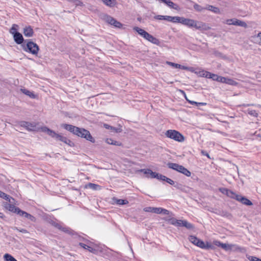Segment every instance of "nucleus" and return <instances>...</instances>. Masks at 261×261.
Listing matches in <instances>:
<instances>
[{"instance_id":"obj_34","label":"nucleus","mask_w":261,"mask_h":261,"mask_svg":"<svg viewBox=\"0 0 261 261\" xmlns=\"http://www.w3.org/2000/svg\"><path fill=\"white\" fill-rule=\"evenodd\" d=\"M79 245L81 247H82V248H84V249H85L86 250H89L91 252H93L95 250V249H93L92 247H90V246H89L88 245H86V244H84L83 243H79Z\"/></svg>"},{"instance_id":"obj_28","label":"nucleus","mask_w":261,"mask_h":261,"mask_svg":"<svg viewBox=\"0 0 261 261\" xmlns=\"http://www.w3.org/2000/svg\"><path fill=\"white\" fill-rule=\"evenodd\" d=\"M149 177H151L152 178H156L159 180H161V176H162V175L160 174L159 173H158L155 172H153L151 170V171L149 172Z\"/></svg>"},{"instance_id":"obj_6","label":"nucleus","mask_w":261,"mask_h":261,"mask_svg":"<svg viewBox=\"0 0 261 261\" xmlns=\"http://www.w3.org/2000/svg\"><path fill=\"white\" fill-rule=\"evenodd\" d=\"M165 135L167 137L179 142H182L185 140L184 136L175 130L169 129L166 131Z\"/></svg>"},{"instance_id":"obj_25","label":"nucleus","mask_w":261,"mask_h":261,"mask_svg":"<svg viewBox=\"0 0 261 261\" xmlns=\"http://www.w3.org/2000/svg\"><path fill=\"white\" fill-rule=\"evenodd\" d=\"M113 201L118 205H124L128 203V201L126 199H119L117 198L114 197L113 198Z\"/></svg>"},{"instance_id":"obj_58","label":"nucleus","mask_w":261,"mask_h":261,"mask_svg":"<svg viewBox=\"0 0 261 261\" xmlns=\"http://www.w3.org/2000/svg\"><path fill=\"white\" fill-rule=\"evenodd\" d=\"M219 77V76L217 74H214L212 75L211 79L217 81L218 80V79Z\"/></svg>"},{"instance_id":"obj_24","label":"nucleus","mask_w":261,"mask_h":261,"mask_svg":"<svg viewBox=\"0 0 261 261\" xmlns=\"http://www.w3.org/2000/svg\"><path fill=\"white\" fill-rule=\"evenodd\" d=\"M229 250L233 251L243 252L245 251V249L243 248H241L236 245L229 244Z\"/></svg>"},{"instance_id":"obj_48","label":"nucleus","mask_w":261,"mask_h":261,"mask_svg":"<svg viewBox=\"0 0 261 261\" xmlns=\"http://www.w3.org/2000/svg\"><path fill=\"white\" fill-rule=\"evenodd\" d=\"M229 85L236 86L238 87H240V85L237 81H236V80L230 79H229Z\"/></svg>"},{"instance_id":"obj_53","label":"nucleus","mask_w":261,"mask_h":261,"mask_svg":"<svg viewBox=\"0 0 261 261\" xmlns=\"http://www.w3.org/2000/svg\"><path fill=\"white\" fill-rule=\"evenodd\" d=\"M227 80H228L225 77L219 76V77H218V80L217 81L220 82L221 83H227Z\"/></svg>"},{"instance_id":"obj_2","label":"nucleus","mask_w":261,"mask_h":261,"mask_svg":"<svg viewBox=\"0 0 261 261\" xmlns=\"http://www.w3.org/2000/svg\"><path fill=\"white\" fill-rule=\"evenodd\" d=\"M41 130L42 132L46 133L47 135L51 138H54L56 140L61 141L70 146H73L74 143L66 137H64L59 134L56 133L55 131L49 129L46 126L42 127Z\"/></svg>"},{"instance_id":"obj_15","label":"nucleus","mask_w":261,"mask_h":261,"mask_svg":"<svg viewBox=\"0 0 261 261\" xmlns=\"http://www.w3.org/2000/svg\"><path fill=\"white\" fill-rule=\"evenodd\" d=\"M167 166L169 168L174 170L180 173L181 172V171L184 168V166L182 165H180L178 164L173 163H168L167 164Z\"/></svg>"},{"instance_id":"obj_55","label":"nucleus","mask_w":261,"mask_h":261,"mask_svg":"<svg viewBox=\"0 0 261 261\" xmlns=\"http://www.w3.org/2000/svg\"><path fill=\"white\" fill-rule=\"evenodd\" d=\"M1 197L5 200H10V197L9 195H7V194L3 192L2 195Z\"/></svg>"},{"instance_id":"obj_56","label":"nucleus","mask_w":261,"mask_h":261,"mask_svg":"<svg viewBox=\"0 0 261 261\" xmlns=\"http://www.w3.org/2000/svg\"><path fill=\"white\" fill-rule=\"evenodd\" d=\"M154 18L155 19H158V20H164L165 19V16H163V15H156L155 16H154Z\"/></svg>"},{"instance_id":"obj_43","label":"nucleus","mask_w":261,"mask_h":261,"mask_svg":"<svg viewBox=\"0 0 261 261\" xmlns=\"http://www.w3.org/2000/svg\"><path fill=\"white\" fill-rule=\"evenodd\" d=\"M181 173L188 177L190 176L191 174V172L190 171H189L187 168H185L184 167Z\"/></svg>"},{"instance_id":"obj_38","label":"nucleus","mask_w":261,"mask_h":261,"mask_svg":"<svg viewBox=\"0 0 261 261\" xmlns=\"http://www.w3.org/2000/svg\"><path fill=\"white\" fill-rule=\"evenodd\" d=\"M194 9L197 12H202L205 10V8L202 7L200 5L195 3L193 6Z\"/></svg>"},{"instance_id":"obj_45","label":"nucleus","mask_w":261,"mask_h":261,"mask_svg":"<svg viewBox=\"0 0 261 261\" xmlns=\"http://www.w3.org/2000/svg\"><path fill=\"white\" fill-rule=\"evenodd\" d=\"M247 112L249 115L253 116L254 117H257L258 116V113L255 110L248 109Z\"/></svg>"},{"instance_id":"obj_18","label":"nucleus","mask_w":261,"mask_h":261,"mask_svg":"<svg viewBox=\"0 0 261 261\" xmlns=\"http://www.w3.org/2000/svg\"><path fill=\"white\" fill-rule=\"evenodd\" d=\"M61 127L70 133H72L74 135L75 134L76 130L77 129V126L68 124H62L61 125Z\"/></svg>"},{"instance_id":"obj_8","label":"nucleus","mask_w":261,"mask_h":261,"mask_svg":"<svg viewBox=\"0 0 261 261\" xmlns=\"http://www.w3.org/2000/svg\"><path fill=\"white\" fill-rule=\"evenodd\" d=\"M229 193H230L232 195L231 196L229 195V198L234 199L246 205H252L253 204L252 202L246 197L241 195H236L230 191Z\"/></svg>"},{"instance_id":"obj_4","label":"nucleus","mask_w":261,"mask_h":261,"mask_svg":"<svg viewBox=\"0 0 261 261\" xmlns=\"http://www.w3.org/2000/svg\"><path fill=\"white\" fill-rule=\"evenodd\" d=\"M22 47L25 51L34 55H37L39 50L38 45L31 39L25 40L24 43L22 44Z\"/></svg>"},{"instance_id":"obj_19","label":"nucleus","mask_w":261,"mask_h":261,"mask_svg":"<svg viewBox=\"0 0 261 261\" xmlns=\"http://www.w3.org/2000/svg\"><path fill=\"white\" fill-rule=\"evenodd\" d=\"M24 35L27 37H31L34 35V31L31 26L26 27L23 29Z\"/></svg>"},{"instance_id":"obj_63","label":"nucleus","mask_w":261,"mask_h":261,"mask_svg":"<svg viewBox=\"0 0 261 261\" xmlns=\"http://www.w3.org/2000/svg\"><path fill=\"white\" fill-rule=\"evenodd\" d=\"M4 217V214L0 212V218H3Z\"/></svg>"},{"instance_id":"obj_46","label":"nucleus","mask_w":261,"mask_h":261,"mask_svg":"<svg viewBox=\"0 0 261 261\" xmlns=\"http://www.w3.org/2000/svg\"><path fill=\"white\" fill-rule=\"evenodd\" d=\"M160 209L159 210V214H163L164 215H169L170 214V212L166 210V209H165V208H162V207H160Z\"/></svg>"},{"instance_id":"obj_17","label":"nucleus","mask_w":261,"mask_h":261,"mask_svg":"<svg viewBox=\"0 0 261 261\" xmlns=\"http://www.w3.org/2000/svg\"><path fill=\"white\" fill-rule=\"evenodd\" d=\"M49 223L57 229L61 230L64 232H68V230L66 227H62L60 224L58 223L55 220H51L49 221Z\"/></svg>"},{"instance_id":"obj_11","label":"nucleus","mask_w":261,"mask_h":261,"mask_svg":"<svg viewBox=\"0 0 261 261\" xmlns=\"http://www.w3.org/2000/svg\"><path fill=\"white\" fill-rule=\"evenodd\" d=\"M13 36V39H14V41L17 44H21L22 45L23 43H24V42L25 40H24L22 34L21 33H20L19 32L15 33V34H14V35Z\"/></svg>"},{"instance_id":"obj_51","label":"nucleus","mask_w":261,"mask_h":261,"mask_svg":"<svg viewBox=\"0 0 261 261\" xmlns=\"http://www.w3.org/2000/svg\"><path fill=\"white\" fill-rule=\"evenodd\" d=\"M219 190L223 194H225L228 196V190L226 188H221L219 189Z\"/></svg>"},{"instance_id":"obj_37","label":"nucleus","mask_w":261,"mask_h":261,"mask_svg":"<svg viewBox=\"0 0 261 261\" xmlns=\"http://www.w3.org/2000/svg\"><path fill=\"white\" fill-rule=\"evenodd\" d=\"M181 224L182 226L185 227L188 229H191L193 228V225L191 223L188 222L186 220H182Z\"/></svg>"},{"instance_id":"obj_20","label":"nucleus","mask_w":261,"mask_h":261,"mask_svg":"<svg viewBox=\"0 0 261 261\" xmlns=\"http://www.w3.org/2000/svg\"><path fill=\"white\" fill-rule=\"evenodd\" d=\"M104 127L108 129H110L112 132L115 133H120L122 131V129L121 127H115L114 126H111L108 124H104Z\"/></svg>"},{"instance_id":"obj_35","label":"nucleus","mask_w":261,"mask_h":261,"mask_svg":"<svg viewBox=\"0 0 261 261\" xmlns=\"http://www.w3.org/2000/svg\"><path fill=\"white\" fill-rule=\"evenodd\" d=\"M254 42L258 44L261 45V33H259L257 35L253 37Z\"/></svg>"},{"instance_id":"obj_49","label":"nucleus","mask_w":261,"mask_h":261,"mask_svg":"<svg viewBox=\"0 0 261 261\" xmlns=\"http://www.w3.org/2000/svg\"><path fill=\"white\" fill-rule=\"evenodd\" d=\"M177 220V219H176L175 218H170V219L166 220V221H167L169 223H170L172 225H173L174 226L176 224L175 223H176Z\"/></svg>"},{"instance_id":"obj_29","label":"nucleus","mask_w":261,"mask_h":261,"mask_svg":"<svg viewBox=\"0 0 261 261\" xmlns=\"http://www.w3.org/2000/svg\"><path fill=\"white\" fill-rule=\"evenodd\" d=\"M205 10H208L214 12L215 13H218L219 12V9L218 8L212 5H207V7H205Z\"/></svg>"},{"instance_id":"obj_33","label":"nucleus","mask_w":261,"mask_h":261,"mask_svg":"<svg viewBox=\"0 0 261 261\" xmlns=\"http://www.w3.org/2000/svg\"><path fill=\"white\" fill-rule=\"evenodd\" d=\"M21 91L23 93H24L26 95L29 96L31 98H35V95L34 94V93H33V92H31L30 91H29L27 89H21Z\"/></svg>"},{"instance_id":"obj_31","label":"nucleus","mask_w":261,"mask_h":261,"mask_svg":"<svg viewBox=\"0 0 261 261\" xmlns=\"http://www.w3.org/2000/svg\"><path fill=\"white\" fill-rule=\"evenodd\" d=\"M214 244L217 246H221V247L225 250H228V245L227 244H222L219 241H215Z\"/></svg>"},{"instance_id":"obj_39","label":"nucleus","mask_w":261,"mask_h":261,"mask_svg":"<svg viewBox=\"0 0 261 261\" xmlns=\"http://www.w3.org/2000/svg\"><path fill=\"white\" fill-rule=\"evenodd\" d=\"M18 27V25L16 24H14L12 25L11 28L10 30V33L12 35H13V36L14 35V34H15V33H19L17 31Z\"/></svg>"},{"instance_id":"obj_41","label":"nucleus","mask_w":261,"mask_h":261,"mask_svg":"<svg viewBox=\"0 0 261 261\" xmlns=\"http://www.w3.org/2000/svg\"><path fill=\"white\" fill-rule=\"evenodd\" d=\"M151 171L150 169H142L138 170V172H143L144 174L146 175V177L149 178V173Z\"/></svg>"},{"instance_id":"obj_64","label":"nucleus","mask_w":261,"mask_h":261,"mask_svg":"<svg viewBox=\"0 0 261 261\" xmlns=\"http://www.w3.org/2000/svg\"><path fill=\"white\" fill-rule=\"evenodd\" d=\"M205 105V103H203V102H198V106L200 105V106H203V105Z\"/></svg>"},{"instance_id":"obj_40","label":"nucleus","mask_w":261,"mask_h":261,"mask_svg":"<svg viewBox=\"0 0 261 261\" xmlns=\"http://www.w3.org/2000/svg\"><path fill=\"white\" fill-rule=\"evenodd\" d=\"M106 20L108 23H109L111 25H113V24L114 23V21L115 20V19L111 17V16L107 15L106 17Z\"/></svg>"},{"instance_id":"obj_52","label":"nucleus","mask_w":261,"mask_h":261,"mask_svg":"<svg viewBox=\"0 0 261 261\" xmlns=\"http://www.w3.org/2000/svg\"><path fill=\"white\" fill-rule=\"evenodd\" d=\"M167 63L168 65H170L171 66H172V67L176 68H180V67H181V65L178 64H176V63H172V62H167Z\"/></svg>"},{"instance_id":"obj_50","label":"nucleus","mask_w":261,"mask_h":261,"mask_svg":"<svg viewBox=\"0 0 261 261\" xmlns=\"http://www.w3.org/2000/svg\"><path fill=\"white\" fill-rule=\"evenodd\" d=\"M113 25L117 28H120L122 27V23L118 21L116 19H115V20L114 21Z\"/></svg>"},{"instance_id":"obj_23","label":"nucleus","mask_w":261,"mask_h":261,"mask_svg":"<svg viewBox=\"0 0 261 261\" xmlns=\"http://www.w3.org/2000/svg\"><path fill=\"white\" fill-rule=\"evenodd\" d=\"M163 2L166 4L167 6H168L171 8L177 10L178 8L177 5L174 4L170 0H161Z\"/></svg>"},{"instance_id":"obj_32","label":"nucleus","mask_w":261,"mask_h":261,"mask_svg":"<svg viewBox=\"0 0 261 261\" xmlns=\"http://www.w3.org/2000/svg\"><path fill=\"white\" fill-rule=\"evenodd\" d=\"M4 258L5 261H17L13 256L8 253L5 254Z\"/></svg>"},{"instance_id":"obj_9","label":"nucleus","mask_w":261,"mask_h":261,"mask_svg":"<svg viewBox=\"0 0 261 261\" xmlns=\"http://www.w3.org/2000/svg\"><path fill=\"white\" fill-rule=\"evenodd\" d=\"M20 126L25 128L29 131H33L34 130V128L36 127V124L34 123H31L29 122L22 121L19 123Z\"/></svg>"},{"instance_id":"obj_13","label":"nucleus","mask_w":261,"mask_h":261,"mask_svg":"<svg viewBox=\"0 0 261 261\" xmlns=\"http://www.w3.org/2000/svg\"><path fill=\"white\" fill-rule=\"evenodd\" d=\"M167 166L169 168L174 170L180 173L181 172V171L184 168V166L182 165H180L178 164L173 163H168L167 164Z\"/></svg>"},{"instance_id":"obj_47","label":"nucleus","mask_w":261,"mask_h":261,"mask_svg":"<svg viewBox=\"0 0 261 261\" xmlns=\"http://www.w3.org/2000/svg\"><path fill=\"white\" fill-rule=\"evenodd\" d=\"M247 258L250 260V261H261V259L255 257V256H252L250 255H247Z\"/></svg>"},{"instance_id":"obj_54","label":"nucleus","mask_w":261,"mask_h":261,"mask_svg":"<svg viewBox=\"0 0 261 261\" xmlns=\"http://www.w3.org/2000/svg\"><path fill=\"white\" fill-rule=\"evenodd\" d=\"M14 229L17 230L19 231V232H21L23 233H29L27 229H23V228H18V227H15L14 228Z\"/></svg>"},{"instance_id":"obj_57","label":"nucleus","mask_w":261,"mask_h":261,"mask_svg":"<svg viewBox=\"0 0 261 261\" xmlns=\"http://www.w3.org/2000/svg\"><path fill=\"white\" fill-rule=\"evenodd\" d=\"M182 223V220H177L176 221V224L175 225V226L177 227H181L182 226L181 223Z\"/></svg>"},{"instance_id":"obj_61","label":"nucleus","mask_w":261,"mask_h":261,"mask_svg":"<svg viewBox=\"0 0 261 261\" xmlns=\"http://www.w3.org/2000/svg\"><path fill=\"white\" fill-rule=\"evenodd\" d=\"M180 69H188V67H186V66H182L181 65V67L180 68Z\"/></svg>"},{"instance_id":"obj_14","label":"nucleus","mask_w":261,"mask_h":261,"mask_svg":"<svg viewBox=\"0 0 261 261\" xmlns=\"http://www.w3.org/2000/svg\"><path fill=\"white\" fill-rule=\"evenodd\" d=\"M167 166L169 168L174 170L180 173L181 172V171L184 168V166L182 165H180L178 164L173 163H168L167 164Z\"/></svg>"},{"instance_id":"obj_42","label":"nucleus","mask_w":261,"mask_h":261,"mask_svg":"<svg viewBox=\"0 0 261 261\" xmlns=\"http://www.w3.org/2000/svg\"><path fill=\"white\" fill-rule=\"evenodd\" d=\"M179 91L184 95L186 99L192 105H196L197 106H198V102H195V101H191V100H190L189 99H188V98H187V96H186V93L184 91L182 90H180Z\"/></svg>"},{"instance_id":"obj_36","label":"nucleus","mask_w":261,"mask_h":261,"mask_svg":"<svg viewBox=\"0 0 261 261\" xmlns=\"http://www.w3.org/2000/svg\"><path fill=\"white\" fill-rule=\"evenodd\" d=\"M88 187L94 190H97L100 189V186L99 185L91 182L88 184Z\"/></svg>"},{"instance_id":"obj_22","label":"nucleus","mask_w":261,"mask_h":261,"mask_svg":"<svg viewBox=\"0 0 261 261\" xmlns=\"http://www.w3.org/2000/svg\"><path fill=\"white\" fill-rule=\"evenodd\" d=\"M106 142L109 144L113 145L115 146H121L122 145V143L119 141H115L111 138H107L106 140Z\"/></svg>"},{"instance_id":"obj_27","label":"nucleus","mask_w":261,"mask_h":261,"mask_svg":"<svg viewBox=\"0 0 261 261\" xmlns=\"http://www.w3.org/2000/svg\"><path fill=\"white\" fill-rule=\"evenodd\" d=\"M103 4L110 7H113L116 4V0H101Z\"/></svg>"},{"instance_id":"obj_44","label":"nucleus","mask_w":261,"mask_h":261,"mask_svg":"<svg viewBox=\"0 0 261 261\" xmlns=\"http://www.w3.org/2000/svg\"><path fill=\"white\" fill-rule=\"evenodd\" d=\"M213 74V73L208 71H203L202 76L208 79H211Z\"/></svg>"},{"instance_id":"obj_30","label":"nucleus","mask_w":261,"mask_h":261,"mask_svg":"<svg viewBox=\"0 0 261 261\" xmlns=\"http://www.w3.org/2000/svg\"><path fill=\"white\" fill-rule=\"evenodd\" d=\"M161 180L165 181L171 185H174L175 184V182L173 180L163 175L161 176Z\"/></svg>"},{"instance_id":"obj_62","label":"nucleus","mask_w":261,"mask_h":261,"mask_svg":"<svg viewBox=\"0 0 261 261\" xmlns=\"http://www.w3.org/2000/svg\"><path fill=\"white\" fill-rule=\"evenodd\" d=\"M202 153L203 154H204V155L207 156L208 158H209V155L207 153H204L203 151H202Z\"/></svg>"},{"instance_id":"obj_59","label":"nucleus","mask_w":261,"mask_h":261,"mask_svg":"<svg viewBox=\"0 0 261 261\" xmlns=\"http://www.w3.org/2000/svg\"><path fill=\"white\" fill-rule=\"evenodd\" d=\"M231 166H232V168L234 170V171L238 173V168L237 166H236L234 164H232Z\"/></svg>"},{"instance_id":"obj_10","label":"nucleus","mask_w":261,"mask_h":261,"mask_svg":"<svg viewBox=\"0 0 261 261\" xmlns=\"http://www.w3.org/2000/svg\"><path fill=\"white\" fill-rule=\"evenodd\" d=\"M230 24L240 26L244 28H247V24L245 21L236 18L229 19V25Z\"/></svg>"},{"instance_id":"obj_12","label":"nucleus","mask_w":261,"mask_h":261,"mask_svg":"<svg viewBox=\"0 0 261 261\" xmlns=\"http://www.w3.org/2000/svg\"><path fill=\"white\" fill-rule=\"evenodd\" d=\"M167 166L169 168L174 170L180 173L181 172V171L184 168V166L182 165H180L178 164L173 163H168L167 164Z\"/></svg>"},{"instance_id":"obj_21","label":"nucleus","mask_w":261,"mask_h":261,"mask_svg":"<svg viewBox=\"0 0 261 261\" xmlns=\"http://www.w3.org/2000/svg\"><path fill=\"white\" fill-rule=\"evenodd\" d=\"M160 207H146L144 208V211L146 212H150L155 214H159Z\"/></svg>"},{"instance_id":"obj_5","label":"nucleus","mask_w":261,"mask_h":261,"mask_svg":"<svg viewBox=\"0 0 261 261\" xmlns=\"http://www.w3.org/2000/svg\"><path fill=\"white\" fill-rule=\"evenodd\" d=\"M189 240L190 242H191L192 243L194 244L195 245L202 248V249H214V246L208 242L206 243L205 244L204 242L198 239L196 237L194 236H190L189 237Z\"/></svg>"},{"instance_id":"obj_3","label":"nucleus","mask_w":261,"mask_h":261,"mask_svg":"<svg viewBox=\"0 0 261 261\" xmlns=\"http://www.w3.org/2000/svg\"><path fill=\"white\" fill-rule=\"evenodd\" d=\"M133 30L136 31L141 36H142L143 38L147 40L149 42L157 45H160V41L159 39L149 34L144 30L138 27H135L133 28Z\"/></svg>"},{"instance_id":"obj_60","label":"nucleus","mask_w":261,"mask_h":261,"mask_svg":"<svg viewBox=\"0 0 261 261\" xmlns=\"http://www.w3.org/2000/svg\"><path fill=\"white\" fill-rule=\"evenodd\" d=\"M181 186V185L179 184H176L175 185H174V187L177 189H180Z\"/></svg>"},{"instance_id":"obj_1","label":"nucleus","mask_w":261,"mask_h":261,"mask_svg":"<svg viewBox=\"0 0 261 261\" xmlns=\"http://www.w3.org/2000/svg\"><path fill=\"white\" fill-rule=\"evenodd\" d=\"M164 20L174 23H180L189 28H194L200 31H207L210 29L208 24L204 22L183 17L165 16Z\"/></svg>"},{"instance_id":"obj_26","label":"nucleus","mask_w":261,"mask_h":261,"mask_svg":"<svg viewBox=\"0 0 261 261\" xmlns=\"http://www.w3.org/2000/svg\"><path fill=\"white\" fill-rule=\"evenodd\" d=\"M7 208L11 212L18 214V211H20V209L14 205L13 204H9L7 206Z\"/></svg>"},{"instance_id":"obj_7","label":"nucleus","mask_w":261,"mask_h":261,"mask_svg":"<svg viewBox=\"0 0 261 261\" xmlns=\"http://www.w3.org/2000/svg\"><path fill=\"white\" fill-rule=\"evenodd\" d=\"M74 135L78 137L85 138L87 140L92 143H94L95 141V139L91 135L89 131L83 128H80L77 127V129L76 130Z\"/></svg>"},{"instance_id":"obj_16","label":"nucleus","mask_w":261,"mask_h":261,"mask_svg":"<svg viewBox=\"0 0 261 261\" xmlns=\"http://www.w3.org/2000/svg\"><path fill=\"white\" fill-rule=\"evenodd\" d=\"M19 216L26 218L30 220H31L32 222H35L36 221V218L33 216V215L27 213L26 212L20 210V211H18V214Z\"/></svg>"}]
</instances>
